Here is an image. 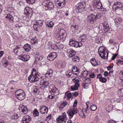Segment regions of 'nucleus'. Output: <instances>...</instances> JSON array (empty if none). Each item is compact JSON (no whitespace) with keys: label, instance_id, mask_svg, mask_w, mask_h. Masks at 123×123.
<instances>
[{"label":"nucleus","instance_id":"obj_25","mask_svg":"<svg viewBox=\"0 0 123 123\" xmlns=\"http://www.w3.org/2000/svg\"><path fill=\"white\" fill-rule=\"evenodd\" d=\"M28 79L30 82H33L38 81L39 79L38 77H28Z\"/></svg>","mask_w":123,"mask_h":123},{"label":"nucleus","instance_id":"obj_31","mask_svg":"<svg viewBox=\"0 0 123 123\" xmlns=\"http://www.w3.org/2000/svg\"><path fill=\"white\" fill-rule=\"evenodd\" d=\"M68 103L66 102H63L59 106V108L60 110H62L64 107H65L67 105Z\"/></svg>","mask_w":123,"mask_h":123},{"label":"nucleus","instance_id":"obj_27","mask_svg":"<svg viewBox=\"0 0 123 123\" xmlns=\"http://www.w3.org/2000/svg\"><path fill=\"white\" fill-rule=\"evenodd\" d=\"M23 48L26 51L28 52L31 49V46L30 45L27 43L24 45Z\"/></svg>","mask_w":123,"mask_h":123},{"label":"nucleus","instance_id":"obj_21","mask_svg":"<svg viewBox=\"0 0 123 123\" xmlns=\"http://www.w3.org/2000/svg\"><path fill=\"white\" fill-rule=\"evenodd\" d=\"M32 75L33 77H38L37 75L39 76L38 74L37 73V71L36 69L35 68H33L31 72V74L28 77H31Z\"/></svg>","mask_w":123,"mask_h":123},{"label":"nucleus","instance_id":"obj_55","mask_svg":"<svg viewBox=\"0 0 123 123\" xmlns=\"http://www.w3.org/2000/svg\"><path fill=\"white\" fill-rule=\"evenodd\" d=\"M72 94H71V93H68L67 94V96L68 98H70L72 96Z\"/></svg>","mask_w":123,"mask_h":123},{"label":"nucleus","instance_id":"obj_35","mask_svg":"<svg viewBox=\"0 0 123 123\" xmlns=\"http://www.w3.org/2000/svg\"><path fill=\"white\" fill-rule=\"evenodd\" d=\"M43 21L41 20H39L38 21H37L36 23V24L38 25V26H41L43 25Z\"/></svg>","mask_w":123,"mask_h":123},{"label":"nucleus","instance_id":"obj_46","mask_svg":"<svg viewBox=\"0 0 123 123\" xmlns=\"http://www.w3.org/2000/svg\"><path fill=\"white\" fill-rule=\"evenodd\" d=\"M95 18H96L100 19L101 17V14L100 13H98L95 15Z\"/></svg>","mask_w":123,"mask_h":123},{"label":"nucleus","instance_id":"obj_32","mask_svg":"<svg viewBox=\"0 0 123 123\" xmlns=\"http://www.w3.org/2000/svg\"><path fill=\"white\" fill-rule=\"evenodd\" d=\"M104 29L106 32L109 31L110 30L108 25L106 24V25L104 24L103 25Z\"/></svg>","mask_w":123,"mask_h":123},{"label":"nucleus","instance_id":"obj_4","mask_svg":"<svg viewBox=\"0 0 123 123\" xmlns=\"http://www.w3.org/2000/svg\"><path fill=\"white\" fill-rule=\"evenodd\" d=\"M65 34H66V31L63 29H60V30L58 31L55 34V37L56 39L60 40L64 37Z\"/></svg>","mask_w":123,"mask_h":123},{"label":"nucleus","instance_id":"obj_19","mask_svg":"<svg viewBox=\"0 0 123 123\" xmlns=\"http://www.w3.org/2000/svg\"><path fill=\"white\" fill-rule=\"evenodd\" d=\"M23 123H29L31 120V117L27 115L24 116L22 119Z\"/></svg>","mask_w":123,"mask_h":123},{"label":"nucleus","instance_id":"obj_49","mask_svg":"<svg viewBox=\"0 0 123 123\" xmlns=\"http://www.w3.org/2000/svg\"><path fill=\"white\" fill-rule=\"evenodd\" d=\"M83 45L82 42H77V48L78 47H80L82 46Z\"/></svg>","mask_w":123,"mask_h":123},{"label":"nucleus","instance_id":"obj_10","mask_svg":"<svg viewBox=\"0 0 123 123\" xmlns=\"http://www.w3.org/2000/svg\"><path fill=\"white\" fill-rule=\"evenodd\" d=\"M33 11L31 8L29 7H25L24 10V13L27 18H31L32 15Z\"/></svg>","mask_w":123,"mask_h":123},{"label":"nucleus","instance_id":"obj_54","mask_svg":"<svg viewBox=\"0 0 123 123\" xmlns=\"http://www.w3.org/2000/svg\"><path fill=\"white\" fill-rule=\"evenodd\" d=\"M77 100H75L74 102V105L73 106V107L74 108L76 107V106L77 105Z\"/></svg>","mask_w":123,"mask_h":123},{"label":"nucleus","instance_id":"obj_14","mask_svg":"<svg viewBox=\"0 0 123 123\" xmlns=\"http://www.w3.org/2000/svg\"><path fill=\"white\" fill-rule=\"evenodd\" d=\"M18 58L19 59L24 61H27L30 59V56L26 54H22L18 56Z\"/></svg>","mask_w":123,"mask_h":123},{"label":"nucleus","instance_id":"obj_29","mask_svg":"<svg viewBox=\"0 0 123 123\" xmlns=\"http://www.w3.org/2000/svg\"><path fill=\"white\" fill-rule=\"evenodd\" d=\"M54 23L52 21L48 22L46 24V26L47 27H49L50 28H52L54 25Z\"/></svg>","mask_w":123,"mask_h":123},{"label":"nucleus","instance_id":"obj_41","mask_svg":"<svg viewBox=\"0 0 123 123\" xmlns=\"http://www.w3.org/2000/svg\"><path fill=\"white\" fill-rule=\"evenodd\" d=\"M99 79L101 82H105L107 81V78L104 77H98Z\"/></svg>","mask_w":123,"mask_h":123},{"label":"nucleus","instance_id":"obj_26","mask_svg":"<svg viewBox=\"0 0 123 123\" xmlns=\"http://www.w3.org/2000/svg\"><path fill=\"white\" fill-rule=\"evenodd\" d=\"M5 18L9 19L10 22H13L14 21L13 17L10 14L8 13L7 14Z\"/></svg>","mask_w":123,"mask_h":123},{"label":"nucleus","instance_id":"obj_57","mask_svg":"<svg viewBox=\"0 0 123 123\" xmlns=\"http://www.w3.org/2000/svg\"><path fill=\"white\" fill-rule=\"evenodd\" d=\"M48 98H50L51 99H52L55 98V97L53 96H52L51 95H49L48 96Z\"/></svg>","mask_w":123,"mask_h":123},{"label":"nucleus","instance_id":"obj_56","mask_svg":"<svg viewBox=\"0 0 123 123\" xmlns=\"http://www.w3.org/2000/svg\"><path fill=\"white\" fill-rule=\"evenodd\" d=\"M107 123H117L116 122H115L113 120H110L108 121Z\"/></svg>","mask_w":123,"mask_h":123},{"label":"nucleus","instance_id":"obj_13","mask_svg":"<svg viewBox=\"0 0 123 123\" xmlns=\"http://www.w3.org/2000/svg\"><path fill=\"white\" fill-rule=\"evenodd\" d=\"M77 112V110L75 109H72L68 111L67 113L68 115L69 118H71L74 114H76Z\"/></svg>","mask_w":123,"mask_h":123},{"label":"nucleus","instance_id":"obj_64","mask_svg":"<svg viewBox=\"0 0 123 123\" xmlns=\"http://www.w3.org/2000/svg\"><path fill=\"white\" fill-rule=\"evenodd\" d=\"M109 42L110 43H113L114 42V41L112 39H111L109 40Z\"/></svg>","mask_w":123,"mask_h":123},{"label":"nucleus","instance_id":"obj_34","mask_svg":"<svg viewBox=\"0 0 123 123\" xmlns=\"http://www.w3.org/2000/svg\"><path fill=\"white\" fill-rule=\"evenodd\" d=\"M33 116L34 117H36L39 115V113L38 111L36 109H35L33 112Z\"/></svg>","mask_w":123,"mask_h":123},{"label":"nucleus","instance_id":"obj_33","mask_svg":"<svg viewBox=\"0 0 123 123\" xmlns=\"http://www.w3.org/2000/svg\"><path fill=\"white\" fill-rule=\"evenodd\" d=\"M44 58V57H43L42 56H40V55H38L37 56L35 59V62L37 61H41Z\"/></svg>","mask_w":123,"mask_h":123},{"label":"nucleus","instance_id":"obj_6","mask_svg":"<svg viewBox=\"0 0 123 123\" xmlns=\"http://www.w3.org/2000/svg\"><path fill=\"white\" fill-rule=\"evenodd\" d=\"M67 117L66 114L64 112L62 115L59 116L56 119L58 123H65L66 122Z\"/></svg>","mask_w":123,"mask_h":123},{"label":"nucleus","instance_id":"obj_15","mask_svg":"<svg viewBox=\"0 0 123 123\" xmlns=\"http://www.w3.org/2000/svg\"><path fill=\"white\" fill-rule=\"evenodd\" d=\"M57 55V54L55 52H51L47 57L48 60L49 61H51L55 58Z\"/></svg>","mask_w":123,"mask_h":123},{"label":"nucleus","instance_id":"obj_24","mask_svg":"<svg viewBox=\"0 0 123 123\" xmlns=\"http://www.w3.org/2000/svg\"><path fill=\"white\" fill-rule=\"evenodd\" d=\"M77 42L74 41L71 39L70 40L69 44L71 46L77 48Z\"/></svg>","mask_w":123,"mask_h":123},{"label":"nucleus","instance_id":"obj_40","mask_svg":"<svg viewBox=\"0 0 123 123\" xmlns=\"http://www.w3.org/2000/svg\"><path fill=\"white\" fill-rule=\"evenodd\" d=\"M72 68L73 69H72V70L73 72H78L80 71L78 69V68L76 66H73Z\"/></svg>","mask_w":123,"mask_h":123},{"label":"nucleus","instance_id":"obj_7","mask_svg":"<svg viewBox=\"0 0 123 123\" xmlns=\"http://www.w3.org/2000/svg\"><path fill=\"white\" fill-rule=\"evenodd\" d=\"M43 5L47 8L46 9L50 10L52 9L54 7V5L53 3L49 0H45L43 3Z\"/></svg>","mask_w":123,"mask_h":123},{"label":"nucleus","instance_id":"obj_37","mask_svg":"<svg viewBox=\"0 0 123 123\" xmlns=\"http://www.w3.org/2000/svg\"><path fill=\"white\" fill-rule=\"evenodd\" d=\"M38 40L36 38H33L31 39V43L32 44H37V43Z\"/></svg>","mask_w":123,"mask_h":123},{"label":"nucleus","instance_id":"obj_39","mask_svg":"<svg viewBox=\"0 0 123 123\" xmlns=\"http://www.w3.org/2000/svg\"><path fill=\"white\" fill-rule=\"evenodd\" d=\"M84 81V82L86 84L90 83L91 81L90 79L88 78H86Z\"/></svg>","mask_w":123,"mask_h":123},{"label":"nucleus","instance_id":"obj_62","mask_svg":"<svg viewBox=\"0 0 123 123\" xmlns=\"http://www.w3.org/2000/svg\"><path fill=\"white\" fill-rule=\"evenodd\" d=\"M8 65V62H6L3 64V65L5 67H7Z\"/></svg>","mask_w":123,"mask_h":123},{"label":"nucleus","instance_id":"obj_44","mask_svg":"<svg viewBox=\"0 0 123 123\" xmlns=\"http://www.w3.org/2000/svg\"><path fill=\"white\" fill-rule=\"evenodd\" d=\"M40 26H38V25H37V24H36V23L34 24L33 26V27L34 30L36 31H38V28Z\"/></svg>","mask_w":123,"mask_h":123},{"label":"nucleus","instance_id":"obj_30","mask_svg":"<svg viewBox=\"0 0 123 123\" xmlns=\"http://www.w3.org/2000/svg\"><path fill=\"white\" fill-rule=\"evenodd\" d=\"M72 58V61L74 62H78L80 60V58L78 56H74Z\"/></svg>","mask_w":123,"mask_h":123},{"label":"nucleus","instance_id":"obj_45","mask_svg":"<svg viewBox=\"0 0 123 123\" xmlns=\"http://www.w3.org/2000/svg\"><path fill=\"white\" fill-rule=\"evenodd\" d=\"M78 87L77 86H75V85H74L73 86H71V90L73 91L77 90L78 89Z\"/></svg>","mask_w":123,"mask_h":123},{"label":"nucleus","instance_id":"obj_51","mask_svg":"<svg viewBox=\"0 0 123 123\" xmlns=\"http://www.w3.org/2000/svg\"><path fill=\"white\" fill-rule=\"evenodd\" d=\"M38 88L36 87L33 88V89L32 91L33 92H34V93H37V92H38Z\"/></svg>","mask_w":123,"mask_h":123},{"label":"nucleus","instance_id":"obj_12","mask_svg":"<svg viewBox=\"0 0 123 123\" xmlns=\"http://www.w3.org/2000/svg\"><path fill=\"white\" fill-rule=\"evenodd\" d=\"M56 5L62 8L65 5V0H55Z\"/></svg>","mask_w":123,"mask_h":123},{"label":"nucleus","instance_id":"obj_61","mask_svg":"<svg viewBox=\"0 0 123 123\" xmlns=\"http://www.w3.org/2000/svg\"><path fill=\"white\" fill-rule=\"evenodd\" d=\"M99 118L98 116H96L95 118V120L96 121V122H98V121Z\"/></svg>","mask_w":123,"mask_h":123},{"label":"nucleus","instance_id":"obj_52","mask_svg":"<svg viewBox=\"0 0 123 123\" xmlns=\"http://www.w3.org/2000/svg\"><path fill=\"white\" fill-rule=\"evenodd\" d=\"M72 93L73 96H74V97H76L78 95V93L77 92H72Z\"/></svg>","mask_w":123,"mask_h":123},{"label":"nucleus","instance_id":"obj_47","mask_svg":"<svg viewBox=\"0 0 123 123\" xmlns=\"http://www.w3.org/2000/svg\"><path fill=\"white\" fill-rule=\"evenodd\" d=\"M117 62V64L118 66H119V65H123V61L121 60H118Z\"/></svg>","mask_w":123,"mask_h":123},{"label":"nucleus","instance_id":"obj_60","mask_svg":"<svg viewBox=\"0 0 123 123\" xmlns=\"http://www.w3.org/2000/svg\"><path fill=\"white\" fill-rule=\"evenodd\" d=\"M89 77H94L95 75L93 73H92L90 74L89 75Z\"/></svg>","mask_w":123,"mask_h":123},{"label":"nucleus","instance_id":"obj_53","mask_svg":"<svg viewBox=\"0 0 123 123\" xmlns=\"http://www.w3.org/2000/svg\"><path fill=\"white\" fill-rule=\"evenodd\" d=\"M51 114H49V115L46 118V119L47 120H49L51 119Z\"/></svg>","mask_w":123,"mask_h":123},{"label":"nucleus","instance_id":"obj_42","mask_svg":"<svg viewBox=\"0 0 123 123\" xmlns=\"http://www.w3.org/2000/svg\"><path fill=\"white\" fill-rule=\"evenodd\" d=\"M18 117L17 114H15L11 116V118L12 119H17Z\"/></svg>","mask_w":123,"mask_h":123},{"label":"nucleus","instance_id":"obj_3","mask_svg":"<svg viewBox=\"0 0 123 123\" xmlns=\"http://www.w3.org/2000/svg\"><path fill=\"white\" fill-rule=\"evenodd\" d=\"M86 4L84 1L78 3L76 6V11L78 12H82L84 10Z\"/></svg>","mask_w":123,"mask_h":123},{"label":"nucleus","instance_id":"obj_18","mask_svg":"<svg viewBox=\"0 0 123 123\" xmlns=\"http://www.w3.org/2000/svg\"><path fill=\"white\" fill-rule=\"evenodd\" d=\"M39 111L42 114L47 113L48 111V108L45 106H40Z\"/></svg>","mask_w":123,"mask_h":123},{"label":"nucleus","instance_id":"obj_50","mask_svg":"<svg viewBox=\"0 0 123 123\" xmlns=\"http://www.w3.org/2000/svg\"><path fill=\"white\" fill-rule=\"evenodd\" d=\"M52 76V74L49 72H47L45 74V76L46 77H51Z\"/></svg>","mask_w":123,"mask_h":123},{"label":"nucleus","instance_id":"obj_1","mask_svg":"<svg viewBox=\"0 0 123 123\" xmlns=\"http://www.w3.org/2000/svg\"><path fill=\"white\" fill-rule=\"evenodd\" d=\"M107 51V50L103 46L100 47L98 48V52L100 56L104 59H106L108 58V53Z\"/></svg>","mask_w":123,"mask_h":123},{"label":"nucleus","instance_id":"obj_8","mask_svg":"<svg viewBox=\"0 0 123 123\" xmlns=\"http://www.w3.org/2000/svg\"><path fill=\"white\" fill-rule=\"evenodd\" d=\"M96 20L95 15L93 14L88 15L86 18V21L89 24H93Z\"/></svg>","mask_w":123,"mask_h":123},{"label":"nucleus","instance_id":"obj_23","mask_svg":"<svg viewBox=\"0 0 123 123\" xmlns=\"http://www.w3.org/2000/svg\"><path fill=\"white\" fill-rule=\"evenodd\" d=\"M78 27L79 26L77 25H72L70 27L71 31L74 33L78 30Z\"/></svg>","mask_w":123,"mask_h":123},{"label":"nucleus","instance_id":"obj_28","mask_svg":"<svg viewBox=\"0 0 123 123\" xmlns=\"http://www.w3.org/2000/svg\"><path fill=\"white\" fill-rule=\"evenodd\" d=\"M90 61L92 65L94 67L96 66L97 65H98V62L96 61L94 58L91 59Z\"/></svg>","mask_w":123,"mask_h":123},{"label":"nucleus","instance_id":"obj_22","mask_svg":"<svg viewBox=\"0 0 123 123\" xmlns=\"http://www.w3.org/2000/svg\"><path fill=\"white\" fill-rule=\"evenodd\" d=\"M66 63L65 62L60 61L59 62L58 67L59 68H63L66 66Z\"/></svg>","mask_w":123,"mask_h":123},{"label":"nucleus","instance_id":"obj_16","mask_svg":"<svg viewBox=\"0 0 123 123\" xmlns=\"http://www.w3.org/2000/svg\"><path fill=\"white\" fill-rule=\"evenodd\" d=\"M19 109L20 111H22L24 114L27 113L28 111V109L27 106L22 105H20Z\"/></svg>","mask_w":123,"mask_h":123},{"label":"nucleus","instance_id":"obj_9","mask_svg":"<svg viewBox=\"0 0 123 123\" xmlns=\"http://www.w3.org/2000/svg\"><path fill=\"white\" fill-rule=\"evenodd\" d=\"M49 90L50 93L55 96H56L58 94V90L53 85H51L49 86Z\"/></svg>","mask_w":123,"mask_h":123},{"label":"nucleus","instance_id":"obj_58","mask_svg":"<svg viewBox=\"0 0 123 123\" xmlns=\"http://www.w3.org/2000/svg\"><path fill=\"white\" fill-rule=\"evenodd\" d=\"M82 39H85L86 38V36L84 34L83 35H82L80 36Z\"/></svg>","mask_w":123,"mask_h":123},{"label":"nucleus","instance_id":"obj_38","mask_svg":"<svg viewBox=\"0 0 123 123\" xmlns=\"http://www.w3.org/2000/svg\"><path fill=\"white\" fill-rule=\"evenodd\" d=\"M26 2L29 4L32 5L37 0H26Z\"/></svg>","mask_w":123,"mask_h":123},{"label":"nucleus","instance_id":"obj_59","mask_svg":"<svg viewBox=\"0 0 123 123\" xmlns=\"http://www.w3.org/2000/svg\"><path fill=\"white\" fill-rule=\"evenodd\" d=\"M19 46H16L14 48V49L16 50H18L20 49V47H19Z\"/></svg>","mask_w":123,"mask_h":123},{"label":"nucleus","instance_id":"obj_11","mask_svg":"<svg viewBox=\"0 0 123 123\" xmlns=\"http://www.w3.org/2000/svg\"><path fill=\"white\" fill-rule=\"evenodd\" d=\"M100 1V0H94L93 1V6L98 9H102V6Z\"/></svg>","mask_w":123,"mask_h":123},{"label":"nucleus","instance_id":"obj_5","mask_svg":"<svg viewBox=\"0 0 123 123\" xmlns=\"http://www.w3.org/2000/svg\"><path fill=\"white\" fill-rule=\"evenodd\" d=\"M123 7V3L122 2L118 1L115 2L112 6L113 10L115 12L117 10H122Z\"/></svg>","mask_w":123,"mask_h":123},{"label":"nucleus","instance_id":"obj_20","mask_svg":"<svg viewBox=\"0 0 123 123\" xmlns=\"http://www.w3.org/2000/svg\"><path fill=\"white\" fill-rule=\"evenodd\" d=\"M68 52L69 53V56L70 58L75 56L76 54L75 51L72 49H70L68 50Z\"/></svg>","mask_w":123,"mask_h":123},{"label":"nucleus","instance_id":"obj_48","mask_svg":"<svg viewBox=\"0 0 123 123\" xmlns=\"http://www.w3.org/2000/svg\"><path fill=\"white\" fill-rule=\"evenodd\" d=\"M88 74V73L87 71H84L81 74L84 77H86Z\"/></svg>","mask_w":123,"mask_h":123},{"label":"nucleus","instance_id":"obj_2","mask_svg":"<svg viewBox=\"0 0 123 123\" xmlns=\"http://www.w3.org/2000/svg\"><path fill=\"white\" fill-rule=\"evenodd\" d=\"M15 95L17 98L20 100H22L25 97V92L21 89L18 90L16 91Z\"/></svg>","mask_w":123,"mask_h":123},{"label":"nucleus","instance_id":"obj_36","mask_svg":"<svg viewBox=\"0 0 123 123\" xmlns=\"http://www.w3.org/2000/svg\"><path fill=\"white\" fill-rule=\"evenodd\" d=\"M73 81L75 83V86H77L78 87L79 86L80 84L78 83L79 81L76 78H74L73 80Z\"/></svg>","mask_w":123,"mask_h":123},{"label":"nucleus","instance_id":"obj_63","mask_svg":"<svg viewBox=\"0 0 123 123\" xmlns=\"http://www.w3.org/2000/svg\"><path fill=\"white\" fill-rule=\"evenodd\" d=\"M113 66H108L107 67V69L108 70H110L112 68Z\"/></svg>","mask_w":123,"mask_h":123},{"label":"nucleus","instance_id":"obj_43","mask_svg":"<svg viewBox=\"0 0 123 123\" xmlns=\"http://www.w3.org/2000/svg\"><path fill=\"white\" fill-rule=\"evenodd\" d=\"M90 108L91 110L94 111L97 109V107L95 105H93L91 106Z\"/></svg>","mask_w":123,"mask_h":123},{"label":"nucleus","instance_id":"obj_17","mask_svg":"<svg viewBox=\"0 0 123 123\" xmlns=\"http://www.w3.org/2000/svg\"><path fill=\"white\" fill-rule=\"evenodd\" d=\"M40 82V84L42 85L41 87H40L41 89H43L44 87L47 88L49 85L48 82L44 80V79L41 80Z\"/></svg>","mask_w":123,"mask_h":123}]
</instances>
